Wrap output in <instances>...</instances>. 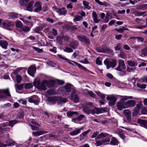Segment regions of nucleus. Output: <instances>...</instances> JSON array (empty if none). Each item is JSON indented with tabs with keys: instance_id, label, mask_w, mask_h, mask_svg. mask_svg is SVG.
Masks as SVG:
<instances>
[{
	"instance_id": "nucleus-53",
	"label": "nucleus",
	"mask_w": 147,
	"mask_h": 147,
	"mask_svg": "<svg viewBox=\"0 0 147 147\" xmlns=\"http://www.w3.org/2000/svg\"><path fill=\"white\" fill-rule=\"evenodd\" d=\"M64 51L67 53H71L73 51V50L71 48L68 47H65L64 49Z\"/></svg>"
},
{
	"instance_id": "nucleus-41",
	"label": "nucleus",
	"mask_w": 147,
	"mask_h": 147,
	"mask_svg": "<svg viewBox=\"0 0 147 147\" xmlns=\"http://www.w3.org/2000/svg\"><path fill=\"white\" fill-rule=\"evenodd\" d=\"M30 0H20L19 1L20 5L22 6H25L26 5L27 3Z\"/></svg>"
},
{
	"instance_id": "nucleus-37",
	"label": "nucleus",
	"mask_w": 147,
	"mask_h": 147,
	"mask_svg": "<svg viewBox=\"0 0 147 147\" xmlns=\"http://www.w3.org/2000/svg\"><path fill=\"white\" fill-rule=\"evenodd\" d=\"M6 143L7 144V146H11V145H14L15 142L10 138H8L6 141Z\"/></svg>"
},
{
	"instance_id": "nucleus-8",
	"label": "nucleus",
	"mask_w": 147,
	"mask_h": 147,
	"mask_svg": "<svg viewBox=\"0 0 147 147\" xmlns=\"http://www.w3.org/2000/svg\"><path fill=\"white\" fill-rule=\"evenodd\" d=\"M18 122V121L16 120H11L9 121L8 123L7 124H3L1 126V128L2 130H4V129L6 128V127L8 125L9 126L13 127V126Z\"/></svg>"
},
{
	"instance_id": "nucleus-19",
	"label": "nucleus",
	"mask_w": 147,
	"mask_h": 147,
	"mask_svg": "<svg viewBox=\"0 0 147 147\" xmlns=\"http://www.w3.org/2000/svg\"><path fill=\"white\" fill-rule=\"evenodd\" d=\"M71 84H67L63 88V90L65 92H69L71 90Z\"/></svg>"
},
{
	"instance_id": "nucleus-44",
	"label": "nucleus",
	"mask_w": 147,
	"mask_h": 147,
	"mask_svg": "<svg viewBox=\"0 0 147 147\" xmlns=\"http://www.w3.org/2000/svg\"><path fill=\"white\" fill-rule=\"evenodd\" d=\"M24 87L26 89H29L33 87V85L32 83H26L24 84Z\"/></svg>"
},
{
	"instance_id": "nucleus-21",
	"label": "nucleus",
	"mask_w": 147,
	"mask_h": 147,
	"mask_svg": "<svg viewBox=\"0 0 147 147\" xmlns=\"http://www.w3.org/2000/svg\"><path fill=\"white\" fill-rule=\"evenodd\" d=\"M108 136L110 137H112V135H109V134L107 133L102 132L99 135H98L96 138L97 139H100L106 137Z\"/></svg>"
},
{
	"instance_id": "nucleus-1",
	"label": "nucleus",
	"mask_w": 147,
	"mask_h": 147,
	"mask_svg": "<svg viewBox=\"0 0 147 147\" xmlns=\"http://www.w3.org/2000/svg\"><path fill=\"white\" fill-rule=\"evenodd\" d=\"M46 81L44 80L40 83L39 80L35 81L34 82V85L36 86L38 89L41 90H45L47 89L46 87Z\"/></svg>"
},
{
	"instance_id": "nucleus-29",
	"label": "nucleus",
	"mask_w": 147,
	"mask_h": 147,
	"mask_svg": "<svg viewBox=\"0 0 147 147\" xmlns=\"http://www.w3.org/2000/svg\"><path fill=\"white\" fill-rule=\"evenodd\" d=\"M123 113L128 120L130 119L131 114L129 110L128 109L125 110L124 111Z\"/></svg>"
},
{
	"instance_id": "nucleus-27",
	"label": "nucleus",
	"mask_w": 147,
	"mask_h": 147,
	"mask_svg": "<svg viewBox=\"0 0 147 147\" xmlns=\"http://www.w3.org/2000/svg\"><path fill=\"white\" fill-rule=\"evenodd\" d=\"M90 129H89L81 134L80 135V139L81 140L84 139L86 136L90 132Z\"/></svg>"
},
{
	"instance_id": "nucleus-60",
	"label": "nucleus",
	"mask_w": 147,
	"mask_h": 147,
	"mask_svg": "<svg viewBox=\"0 0 147 147\" xmlns=\"http://www.w3.org/2000/svg\"><path fill=\"white\" fill-rule=\"evenodd\" d=\"M4 93L7 96H11L9 90L8 89L5 90L4 91Z\"/></svg>"
},
{
	"instance_id": "nucleus-58",
	"label": "nucleus",
	"mask_w": 147,
	"mask_h": 147,
	"mask_svg": "<svg viewBox=\"0 0 147 147\" xmlns=\"http://www.w3.org/2000/svg\"><path fill=\"white\" fill-rule=\"evenodd\" d=\"M33 49L35 50L36 51L38 52V53H40L42 52V50L41 49H40L39 48H37L35 47H33Z\"/></svg>"
},
{
	"instance_id": "nucleus-35",
	"label": "nucleus",
	"mask_w": 147,
	"mask_h": 147,
	"mask_svg": "<svg viewBox=\"0 0 147 147\" xmlns=\"http://www.w3.org/2000/svg\"><path fill=\"white\" fill-rule=\"evenodd\" d=\"M128 65L131 67H134L137 65V63L134 61L128 60L127 61Z\"/></svg>"
},
{
	"instance_id": "nucleus-39",
	"label": "nucleus",
	"mask_w": 147,
	"mask_h": 147,
	"mask_svg": "<svg viewBox=\"0 0 147 147\" xmlns=\"http://www.w3.org/2000/svg\"><path fill=\"white\" fill-rule=\"evenodd\" d=\"M141 54L142 57L147 55V46L141 50Z\"/></svg>"
},
{
	"instance_id": "nucleus-55",
	"label": "nucleus",
	"mask_w": 147,
	"mask_h": 147,
	"mask_svg": "<svg viewBox=\"0 0 147 147\" xmlns=\"http://www.w3.org/2000/svg\"><path fill=\"white\" fill-rule=\"evenodd\" d=\"M96 142L95 145L97 146H100L103 143L102 141V140H100L96 141Z\"/></svg>"
},
{
	"instance_id": "nucleus-47",
	"label": "nucleus",
	"mask_w": 147,
	"mask_h": 147,
	"mask_svg": "<svg viewBox=\"0 0 147 147\" xmlns=\"http://www.w3.org/2000/svg\"><path fill=\"white\" fill-rule=\"evenodd\" d=\"M102 58L100 57H98L96 59V63L98 65H101L102 63Z\"/></svg>"
},
{
	"instance_id": "nucleus-9",
	"label": "nucleus",
	"mask_w": 147,
	"mask_h": 147,
	"mask_svg": "<svg viewBox=\"0 0 147 147\" xmlns=\"http://www.w3.org/2000/svg\"><path fill=\"white\" fill-rule=\"evenodd\" d=\"M107 99L108 100H110L109 103V105L112 106L115 104V102L117 100V98L116 97L113 95L108 96L107 97Z\"/></svg>"
},
{
	"instance_id": "nucleus-11",
	"label": "nucleus",
	"mask_w": 147,
	"mask_h": 147,
	"mask_svg": "<svg viewBox=\"0 0 147 147\" xmlns=\"http://www.w3.org/2000/svg\"><path fill=\"white\" fill-rule=\"evenodd\" d=\"M76 90L73 91L71 95V99L75 102H78L79 99V96L76 94Z\"/></svg>"
},
{
	"instance_id": "nucleus-57",
	"label": "nucleus",
	"mask_w": 147,
	"mask_h": 147,
	"mask_svg": "<svg viewBox=\"0 0 147 147\" xmlns=\"http://www.w3.org/2000/svg\"><path fill=\"white\" fill-rule=\"evenodd\" d=\"M30 125L31 126V127L32 129L33 130H38L39 129V127H38V126L36 125Z\"/></svg>"
},
{
	"instance_id": "nucleus-48",
	"label": "nucleus",
	"mask_w": 147,
	"mask_h": 147,
	"mask_svg": "<svg viewBox=\"0 0 147 147\" xmlns=\"http://www.w3.org/2000/svg\"><path fill=\"white\" fill-rule=\"evenodd\" d=\"M83 111L87 115L92 114V110H89L86 108H85L83 109Z\"/></svg>"
},
{
	"instance_id": "nucleus-7",
	"label": "nucleus",
	"mask_w": 147,
	"mask_h": 147,
	"mask_svg": "<svg viewBox=\"0 0 147 147\" xmlns=\"http://www.w3.org/2000/svg\"><path fill=\"white\" fill-rule=\"evenodd\" d=\"M118 67L116 69L117 71H121L122 69H125L126 66L124 61L121 59H119L118 61Z\"/></svg>"
},
{
	"instance_id": "nucleus-17",
	"label": "nucleus",
	"mask_w": 147,
	"mask_h": 147,
	"mask_svg": "<svg viewBox=\"0 0 147 147\" xmlns=\"http://www.w3.org/2000/svg\"><path fill=\"white\" fill-rule=\"evenodd\" d=\"M138 123L142 127H144L147 129V121L146 120L138 119Z\"/></svg>"
},
{
	"instance_id": "nucleus-33",
	"label": "nucleus",
	"mask_w": 147,
	"mask_h": 147,
	"mask_svg": "<svg viewBox=\"0 0 147 147\" xmlns=\"http://www.w3.org/2000/svg\"><path fill=\"white\" fill-rule=\"evenodd\" d=\"M92 114H94L95 113L98 114L102 113L100 109L97 108H95L94 109H92Z\"/></svg>"
},
{
	"instance_id": "nucleus-31",
	"label": "nucleus",
	"mask_w": 147,
	"mask_h": 147,
	"mask_svg": "<svg viewBox=\"0 0 147 147\" xmlns=\"http://www.w3.org/2000/svg\"><path fill=\"white\" fill-rule=\"evenodd\" d=\"M34 3V1H30L28 4L27 7V10L30 11H32L33 5Z\"/></svg>"
},
{
	"instance_id": "nucleus-49",
	"label": "nucleus",
	"mask_w": 147,
	"mask_h": 147,
	"mask_svg": "<svg viewBox=\"0 0 147 147\" xmlns=\"http://www.w3.org/2000/svg\"><path fill=\"white\" fill-rule=\"evenodd\" d=\"M115 51H118L120 50L121 48V44L120 43H118L114 47Z\"/></svg>"
},
{
	"instance_id": "nucleus-5",
	"label": "nucleus",
	"mask_w": 147,
	"mask_h": 147,
	"mask_svg": "<svg viewBox=\"0 0 147 147\" xmlns=\"http://www.w3.org/2000/svg\"><path fill=\"white\" fill-rule=\"evenodd\" d=\"M104 63L107 66V69H109L110 67L113 68L115 67L117 65V61L115 60H112L111 61L105 60Z\"/></svg>"
},
{
	"instance_id": "nucleus-34",
	"label": "nucleus",
	"mask_w": 147,
	"mask_h": 147,
	"mask_svg": "<svg viewBox=\"0 0 147 147\" xmlns=\"http://www.w3.org/2000/svg\"><path fill=\"white\" fill-rule=\"evenodd\" d=\"M47 133V131H37L35 132H33L32 134L35 136H39L42 134Z\"/></svg>"
},
{
	"instance_id": "nucleus-12",
	"label": "nucleus",
	"mask_w": 147,
	"mask_h": 147,
	"mask_svg": "<svg viewBox=\"0 0 147 147\" xmlns=\"http://www.w3.org/2000/svg\"><path fill=\"white\" fill-rule=\"evenodd\" d=\"M114 133L115 134H117L120 138L122 139H124L125 138V136L122 129H117L114 131Z\"/></svg>"
},
{
	"instance_id": "nucleus-14",
	"label": "nucleus",
	"mask_w": 147,
	"mask_h": 147,
	"mask_svg": "<svg viewBox=\"0 0 147 147\" xmlns=\"http://www.w3.org/2000/svg\"><path fill=\"white\" fill-rule=\"evenodd\" d=\"M84 127H83L79 128H76L72 131L69 133V134L71 136H75L79 134L81 131V130H83Z\"/></svg>"
},
{
	"instance_id": "nucleus-50",
	"label": "nucleus",
	"mask_w": 147,
	"mask_h": 147,
	"mask_svg": "<svg viewBox=\"0 0 147 147\" xmlns=\"http://www.w3.org/2000/svg\"><path fill=\"white\" fill-rule=\"evenodd\" d=\"M16 27L17 28H21L22 27L23 25L22 22L19 21L16 22Z\"/></svg>"
},
{
	"instance_id": "nucleus-62",
	"label": "nucleus",
	"mask_w": 147,
	"mask_h": 147,
	"mask_svg": "<svg viewBox=\"0 0 147 147\" xmlns=\"http://www.w3.org/2000/svg\"><path fill=\"white\" fill-rule=\"evenodd\" d=\"M85 116L83 115H80L76 119L78 120V121H80Z\"/></svg>"
},
{
	"instance_id": "nucleus-16",
	"label": "nucleus",
	"mask_w": 147,
	"mask_h": 147,
	"mask_svg": "<svg viewBox=\"0 0 147 147\" xmlns=\"http://www.w3.org/2000/svg\"><path fill=\"white\" fill-rule=\"evenodd\" d=\"M117 109L120 110H121L122 109L126 108L125 105V103L123 102L120 101L117 103Z\"/></svg>"
},
{
	"instance_id": "nucleus-59",
	"label": "nucleus",
	"mask_w": 147,
	"mask_h": 147,
	"mask_svg": "<svg viewBox=\"0 0 147 147\" xmlns=\"http://www.w3.org/2000/svg\"><path fill=\"white\" fill-rule=\"evenodd\" d=\"M16 82L18 83H20L22 80L21 76L20 75H17L16 76Z\"/></svg>"
},
{
	"instance_id": "nucleus-51",
	"label": "nucleus",
	"mask_w": 147,
	"mask_h": 147,
	"mask_svg": "<svg viewBox=\"0 0 147 147\" xmlns=\"http://www.w3.org/2000/svg\"><path fill=\"white\" fill-rule=\"evenodd\" d=\"M136 85L138 88L142 89L146 88V85L145 84H141L139 83H137Z\"/></svg>"
},
{
	"instance_id": "nucleus-23",
	"label": "nucleus",
	"mask_w": 147,
	"mask_h": 147,
	"mask_svg": "<svg viewBox=\"0 0 147 147\" xmlns=\"http://www.w3.org/2000/svg\"><path fill=\"white\" fill-rule=\"evenodd\" d=\"M8 43L6 40H1L0 41V46L3 49H6L7 48Z\"/></svg>"
},
{
	"instance_id": "nucleus-28",
	"label": "nucleus",
	"mask_w": 147,
	"mask_h": 147,
	"mask_svg": "<svg viewBox=\"0 0 147 147\" xmlns=\"http://www.w3.org/2000/svg\"><path fill=\"white\" fill-rule=\"evenodd\" d=\"M67 116L69 118H71L73 115H77V116L79 115L78 112L76 111H69L67 112L66 113Z\"/></svg>"
},
{
	"instance_id": "nucleus-20",
	"label": "nucleus",
	"mask_w": 147,
	"mask_h": 147,
	"mask_svg": "<svg viewBox=\"0 0 147 147\" xmlns=\"http://www.w3.org/2000/svg\"><path fill=\"white\" fill-rule=\"evenodd\" d=\"M57 9V12L59 13L60 15H65L67 13V10L64 7Z\"/></svg>"
},
{
	"instance_id": "nucleus-63",
	"label": "nucleus",
	"mask_w": 147,
	"mask_h": 147,
	"mask_svg": "<svg viewBox=\"0 0 147 147\" xmlns=\"http://www.w3.org/2000/svg\"><path fill=\"white\" fill-rule=\"evenodd\" d=\"M79 53V51H76L73 53L72 57L74 58H75L78 55Z\"/></svg>"
},
{
	"instance_id": "nucleus-36",
	"label": "nucleus",
	"mask_w": 147,
	"mask_h": 147,
	"mask_svg": "<svg viewBox=\"0 0 147 147\" xmlns=\"http://www.w3.org/2000/svg\"><path fill=\"white\" fill-rule=\"evenodd\" d=\"M67 101V100L66 98H60L58 101L57 104L58 105H61L65 103Z\"/></svg>"
},
{
	"instance_id": "nucleus-4",
	"label": "nucleus",
	"mask_w": 147,
	"mask_h": 147,
	"mask_svg": "<svg viewBox=\"0 0 147 147\" xmlns=\"http://www.w3.org/2000/svg\"><path fill=\"white\" fill-rule=\"evenodd\" d=\"M96 51L100 53H109L111 54H114L113 51L112 50L110 49L106 46H104L102 47H99L96 48Z\"/></svg>"
},
{
	"instance_id": "nucleus-26",
	"label": "nucleus",
	"mask_w": 147,
	"mask_h": 147,
	"mask_svg": "<svg viewBox=\"0 0 147 147\" xmlns=\"http://www.w3.org/2000/svg\"><path fill=\"white\" fill-rule=\"evenodd\" d=\"M46 81V85L49 88H51L55 84V82L53 80H50L49 81L45 80Z\"/></svg>"
},
{
	"instance_id": "nucleus-13",
	"label": "nucleus",
	"mask_w": 147,
	"mask_h": 147,
	"mask_svg": "<svg viewBox=\"0 0 147 147\" xmlns=\"http://www.w3.org/2000/svg\"><path fill=\"white\" fill-rule=\"evenodd\" d=\"M42 5L38 1H36L34 4V11L38 12L40 11L42 9Z\"/></svg>"
},
{
	"instance_id": "nucleus-22",
	"label": "nucleus",
	"mask_w": 147,
	"mask_h": 147,
	"mask_svg": "<svg viewBox=\"0 0 147 147\" xmlns=\"http://www.w3.org/2000/svg\"><path fill=\"white\" fill-rule=\"evenodd\" d=\"M76 65H77L78 67L80 69L84 70L86 72H90V73L93 74V73L90 71L89 70L86 69L85 67L82 66L80 64L77 63L76 62H73Z\"/></svg>"
},
{
	"instance_id": "nucleus-52",
	"label": "nucleus",
	"mask_w": 147,
	"mask_h": 147,
	"mask_svg": "<svg viewBox=\"0 0 147 147\" xmlns=\"http://www.w3.org/2000/svg\"><path fill=\"white\" fill-rule=\"evenodd\" d=\"M30 28L28 26H24L23 27L22 30L25 32H28L30 30Z\"/></svg>"
},
{
	"instance_id": "nucleus-3",
	"label": "nucleus",
	"mask_w": 147,
	"mask_h": 147,
	"mask_svg": "<svg viewBox=\"0 0 147 147\" xmlns=\"http://www.w3.org/2000/svg\"><path fill=\"white\" fill-rule=\"evenodd\" d=\"M77 38L78 40L81 42L83 44L88 45L90 43L89 39L86 36L84 35H78Z\"/></svg>"
},
{
	"instance_id": "nucleus-30",
	"label": "nucleus",
	"mask_w": 147,
	"mask_h": 147,
	"mask_svg": "<svg viewBox=\"0 0 147 147\" xmlns=\"http://www.w3.org/2000/svg\"><path fill=\"white\" fill-rule=\"evenodd\" d=\"M146 13V11H145L144 12L139 11H134L132 13L134 14L135 16H141Z\"/></svg>"
},
{
	"instance_id": "nucleus-40",
	"label": "nucleus",
	"mask_w": 147,
	"mask_h": 147,
	"mask_svg": "<svg viewBox=\"0 0 147 147\" xmlns=\"http://www.w3.org/2000/svg\"><path fill=\"white\" fill-rule=\"evenodd\" d=\"M118 143L117 140L114 137H112L110 144L113 145H116Z\"/></svg>"
},
{
	"instance_id": "nucleus-54",
	"label": "nucleus",
	"mask_w": 147,
	"mask_h": 147,
	"mask_svg": "<svg viewBox=\"0 0 147 147\" xmlns=\"http://www.w3.org/2000/svg\"><path fill=\"white\" fill-rule=\"evenodd\" d=\"M120 99L121 101L123 102L124 100H127V96H119Z\"/></svg>"
},
{
	"instance_id": "nucleus-32",
	"label": "nucleus",
	"mask_w": 147,
	"mask_h": 147,
	"mask_svg": "<svg viewBox=\"0 0 147 147\" xmlns=\"http://www.w3.org/2000/svg\"><path fill=\"white\" fill-rule=\"evenodd\" d=\"M147 8V4L139 5L136 7L138 10H144Z\"/></svg>"
},
{
	"instance_id": "nucleus-43",
	"label": "nucleus",
	"mask_w": 147,
	"mask_h": 147,
	"mask_svg": "<svg viewBox=\"0 0 147 147\" xmlns=\"http://www.w3.org/2000/svg\"><path fill=\"white\" fill-rule=\"evenodd\" d=\"M118 56L123 59H125L127 57L125 53L122 51H120L119 54L118 55Z\"/></svg>"
},
{
	"instance_id": "nucleus-6",
	"label": "nucleus",
	"mask_w": 147,
	"mask_h": 147,
	"mask_svg": "<svg viewBox=\"0 0 147 147\" xmlns=\"http://www.w3.org/2000/svg\"><path fill=\"white\" fill-rule=\"evenodd\" d=\"M28 102L31 103H34L35 105H38L40 102V98L36 95H33L29 98Z\"/></svg>"
},
{
	"instance_id": "nucleus-56",
	"label": "nucleus",
	"mask_w": 147,
	"mask_h": 147,
	"mask_svg": "<svg viewBox=\"0 0 147 147\" xmlns=\"http://www.w3.org/2000/svg\"><path fill=\"white\" fill-rule=\"evenodd\" d=\"M24 113L22 111L20 112L18 114V117L20 119L23 118L24 117Z\"/></svg>"
},
{
	"instance_id": "nucleus-24",
	"label": "nucleus",
	"mask_w": 147,
	"mask_h": 147,
	"mask_svg": "<svg viewBox=\"0 0 147 147\" xmlns=\"http://www.w3.org/2000/svg\"><path fill=\"white\" fill-rule=\"evenodd\" d=\"M92 16L93 20L94 23H97L100 22V19H98V15L95 12L93 11V12Z\"/></svg>"
},
{
	"instance_id": "nucleus-61",
	"label": "nucleus",
	"mask_w": 147,
	"mask_h": 147,
	"mask_svg": "<svg viewBox=\"0 0 147 147\" xmlns=\"http://www.w3.org/2000/svg\"><path fill=\"white\" fill-rule=\"evenodd\" d=\"M88 93L90 96L92 97H95L96 96L95 94L92 91H88Z\"/></svg>"
},
{
	"instance_id": "nucleus-10",
	"label": "nucleus",
	"mask_w": 147,
	"mask_h": 147,
	"mask_svg": "<svg viewBox=\"0 0 147 147\" xmlns=\"http://www.w3.org/2000/svg\"><path fill=\"white\" fill-rule=\"evenodd\" d=\"M36 71V68L34 65H31L28 68L27 72L30 75L33 76Z\"/></svg>"
},
{
	"instance_id": "nucleus-46",
	"label": "nucleus",
	"mask_w": 147,
	"mask_h": 147,
	"mask_svg": "<svg viewBox=\"0 0 147 147\" xmlns=\"http://www.w3.org/2000/svg\"><path fill=\"white\" fill-rule=\"evenodd\" d=\"M18 14L14 12L10 13L9 14V16L13 18H18Z\"/></svg>"
},
{
	"instance_id": "nucleus-15",
	"label": "nucleus",
	"mask_w": 147,
	"mask_h": 147,
	"mask_svg": "<svg viewBox=\"0 0 147 147\" xmlns=\"http://www.w3.org/2000/svg\"><path fill=\"white\" fill-rule=\"evenodd\" d=\"M136 105V101L134 100H128L125 102V105L127 108L134 107Z\"/></svg>"
},
{
	"instance_id": "nucleus-45",
	"label": "nucleus",
	"mask_w": 147,
	"mask_h": 147,
	"mask_svg": "<svg viewBox=\"0 0 147 147\" xmlns=\"http://www.w3.org/2000/svg\"><path fill=\"white\" fill-rule=\"evenodd\" d=\"M83 17L80 16L76 15L73 20L74 22H76L81 20L82 19Z\"/></svg>"
},
{
	"instance_id": "nucleus-2",
	"label": "nucleus",
	"mask_w": 147,
	"mask_h": 147,
	"mask_svg": "<svg viewBox=\"0 0 147 147\" xmlns=\"http://www.w3.org/2000/svg\"><path fill=\"white\" fill-rule=\"evenodd\" d=\"M2 27L10 30H12L14 25L12 22L8 20H6L3 21L2 23Z\"/></svg>"
},
{
	"instance_id": "nucleus-18",
	"label": "nucleus",
	"mask_w": 147,
	"mask_h": 147,
	"mask_svg": "<svg viewBox=\"0 0 147 147\" xmlns=\"http://www.w3.org/2000/svg\"><path fill=\"white\" fill-rule=\"evenodd\" d=\"M78 44L79 43L78 41L73 40L70 42L69 46L72 49H76L77 48Z\"/></svg>"
},
{
	"instance_id": "nucleus-25",
	"label": "nucleus",
	"mask_w": 147,
	"mask_h": 147,
	"mask_svg": "<svg viewBox=\"0 0 147 147\" xmlns=\"http://www.w3.org/2000/svg\"><path fill=\"white\" fill-rule=\"evenodd\" d=\"M57 56L59 58L61 59L64 60L66 62H67L69 64H70L73 66H74V65L71 62V61L74 62V61H71L70 60L68 59L65 57H64L62 56V55H61L58 54L57 55Z\"/></svg>"
},
{
	"instance_id": "nucleus-64",
	"label": "nucleus",
	"mask_w": 147,
	"mask_h": 147,
	"mask_svg": "<svg viewBox=\"0 0 147 147\" xmlns=\"http://www.w3.org/2000/svg\"><path fill=\"white\" fill-rule=\"evenodd\" d=\"M18 102L22 105H26V104L27 101L22 99L18 100Z\"/></svg>"
},
{
	"instance_id": "nucleus-42",
	"label": "nucleus",
	"mask_w": 147,
	"mask_h": 147,
	"mask_svg": "<svg viewBox=\"0 0 147 147\" xmlns=\"http://www.w3.org/2000/svg\"><path fill=\"white\" fill-rule=\"evenodd\" d=\"M15 86L16 91H17V89L19 90H21L23 88L24 84H16L15 85Z\"/></svg>"
},
{
	"instance_id": "nucleus-38",
	"label": "nucleus",
	"mask_w": 147,
	"mask_h": 147,
	"mask_svg": "<svg viewBox=\"0 0 147 147\" xmlns=\"http://www.w3.org/2000/svg\"><path fill=\"white\" fill-rule=\"evenodd\" d=\"M128 30L127 28H126L124 27H122L121 28H120L119 29L115 28V30L119 33H122L124 32L125 30Z\"/></svg>"
}]
</instances>
